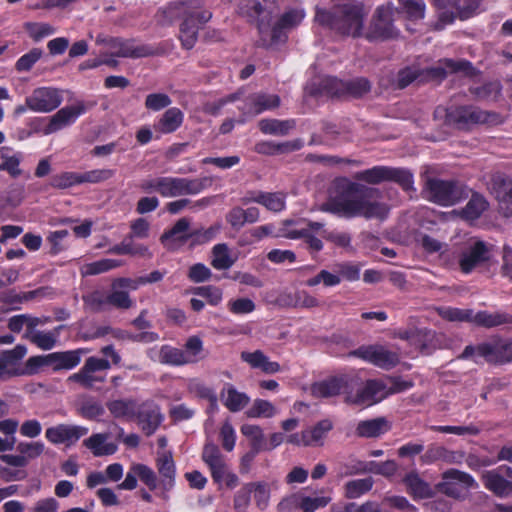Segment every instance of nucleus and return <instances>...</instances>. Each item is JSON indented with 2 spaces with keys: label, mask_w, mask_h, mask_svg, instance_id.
<instances>
[{
  "label": "nucleus",
  "mask_w": 512,
  "mask_h": 512,
  "mask_svg": "<svg viewBox=\"0 0 512 512\" xmlns=\"http://www.w3.org/2000/svg\"><path fill=\"white\" fill-rule=\"evenodd\" d=\"M335 186L339 194L330 196L322 204L321 211L345 218L363 217L381 221L387 218L390 208L378 201L381 197L379 189L347 179L337 181Z\"/></svg>",
  "instance_id": "f257e3e1"
},
{
  "label": "nucleus",
  "mask_w": 512,
  "mask_h": 512,
  "mask_svg": "<svg viewBox=\"0 0 512 512\" xmlns=\"http://www.w3.org/2000/svg\"><path fill=\"white\" fill-rule=\"evenodd\" d=\"M273 4L269 1L261 3L257 0H243L239 11L250 21L255 22L258 28V45L271 48L282 44L287 39V31L298 26L305 17L303 9H290L286 11L271 27Z\"/></svg>",
  "instance_id": "f03ea898"
},
{
  "label": "nucleus",
  "mask_w": 512,
  "mask_h": 512,
  "mask_svg": "<svg viewBox=\"0 0 512 512\" xmlns=\"http://www.w3.org/2000/svg\"><path fill=\"white\" fill-rule=\"evenodd\" d=\"M211 17L212 13L204 8L202 0L171 2L159 9L156 14L157 21L161 25H170L182 19L179 39L187 50L195 46L200 26L207 23Z\"/></svg>",
  "instance_id": "7ed1b4c3"
},
{
  "label": "nucleus",
  "mask_w": 512,
  "mask_h": 512,
  "mask_svg": "<svg viewBox=\"0 0 512 512\" xmlns=\"http://www.w3.org/2000/svg\"><path fill=\"white\" fill-rule=\"evenodd\" d=\"M368 11L360 2L344 3L330 10L316 8L315 21L330 30L351 37H359Z\"/></svg>",
  "instance_id": "20e7f679"
},
{
  "label": "nucleus",
  "mask_w": 512,
  "mask_h": 512,
  "mask_svg": "<svg viewBox=\"0 0 512 512\" xmlns=\"http://www.w3.org/2000/svg\"><path fill=\"white\" fill-rule=\"evenodd\" d=\"M213 177L183 178L173 176L148 177L139 183L145 193L157 192L163 198H176L186 195H197L211 187Z\"/></svg>",
  "instance_id": "39448f33"
},
{
  "label": "nucleus",
  "mask_w": 512,
  "mask_h": 512,
  "mask_svg": "<svg viewBox=\"0 0 512 512\" xmlns=\"http://www.w3.org/2000/svg\"><path fill=\"white\" fill-rule=\"evenodd\" d=\"M203 341L198 336H190L183 349L170 345H162L159 350L150 348L147 351L148 357L164 365L184 366L194 364L204 358Z\"/></svg>",
  "instance_id": "423d86ee"
},
{
  "label": "nucleus",
  "mask_w": 512,
  "mask_h": 512,
  "mask_svg": "<svg viewBox=\"0 0 512 512\" xmlns=\"http://www.w3.org/2000/svg\"><path fill=\"white\" fill-rule=\"evenodd\" d=\"M426 198L442 206H452L468 196L466 188L455 181L430 178L424 187Z\"/></svg>",
  "instance_id": "0eeeda50"
},
{
  "label": "nucleus",
  "mask_w": 512,
  "mask_h": 512,
  "mask_svg": "<svg viewBox=\"0 0 512 512\" xmlns=\"http://www.w3.org/2000/svg\"><path fill=\"white\" fill-rule=\"evenodd\" d=\"M439 10L436 29L441 30L451 24L457 16L469 18L479 7L480 0H433Z\"/></svg>",
  "instance_id": "6e6552de"
},
{
  "label": "nucleus",
  "mask_w": 512,
  "mask_h": 512,
  "mask_svg": "<svg viewBox=\"0 0 512 512\" xmlns=\"http://www.w3.org/2000/svg\"><path fill=\"white\" fill-rule=\"evenodd\" d=\"M359 379L352 375H339L326 378L311 385V394L316 398H329L348 394L358 386Z\"/></svg>",
  "instance_id": "1a4fd4ad"
},
{
  "label": "nucleus",
  "mask_w": 512,
  "mask_h": 512,
  "mask_svg": "<svg viewBox=\"0 0 512 512\" xmlns=\"http://www.w3.org/2000/svg\"><path fill=\"white\" fill-rule=\"evenodd\" d=\"M62 102L63 90L52 86L35 88L25 98L28 109L35 113H50L57 109Z\"/></svg>",
  "instance_id": "9d476101"
},
{
  "label": "nucleus",
  "mask_w": 512,
  "mask_h": 512,
  "mask_svg": "<svg viewBox=\"0 0 512 512\" xmlns=\"http://www.w3.org/2000/svg\"><path fill=\"white\" fill-rule=\"evenodd\" d=\"M393 7L391 4L378 7L372 18L366 38L373 40H386L398 35L393 25Z\"/></svg>",
  "instance_id": "9b49d317"
},
{
  "label": "nucleus",
  "mask_w": 512,
  "mask_h": 512,
  "mask_svg": "<svg viewBox=\"0 0 512 512\" xmlns=\"http://www.w3.org/2000/svg\"><path fill=\"white\" fill-rule=\"evenodd\" d=\"M490 257V247L484 241L470 240L459 255L460 270L464 274H469L477 267L488 262Z\"/></svg>",
  "instance_id": "f8f14e48"
},
{
  "label": "nucleus",
  "mask_w": 512,
  "mask_h": 512,
  "mask_svg": "<svg viewBox=\"0 0 512 512\" xmlns=\"http://www.w3.org/2000/svg\"><path fill=\"white\" fill-rule=\"evenodd\" d=\"M474 478L463 471L449 469L442 474V481L436 485V489L446 496L459 498L463 492L476 487Z\"/></svg>",
  "instance_id": "ddd939ff"
},
{
  "label": "nucleus",
  "mask_w": 512,
  "mask_h": 512,
  "mask_svg": "<svg viewBox=\"0 0 512 512\" xmlns=\"http://www.w3.org/2000/svg\"><path fill=\"white\" fill-rule=\"evenodd\" d=\"M488 188L497 201L499 212L505 217L512 216V179L504 173L495 172L490 177Z\"/></svg>",
  "instance_id": "4468645a"
},
{
  "label": "nucleus",
  "mask_w": 512,
  "mask_h": 512,
  "mask_svg": "<svg viewBox=\"0 0 512 512\" xmlns=\"http://www.w3.org/2000/svg\"><path fill=\"white\" fill-rule=\"evenodd\" d=\"M445 112V122L458 129L487 121L486 113L473 106L451 107L446 110L438 108L436 113Z\"/></svg>",
  "instance_id": "2eb2a0df"
},
{
  "label": "nucleus",
  "mask_w": 512,
  "mask_h": 512,
  "mask_svg": "<svg viewBox=\"0 0 512 512\" xmlns=\"http://www.w3.org/2000/svg\"><path fill=\"white\" fill-rule=\"evenodd\" d=\"M86 111L87 106L83 101H76L73 105L62 107L55 114L49 117L47 125L42 130L43 134L51 135L71 126Z\"/></svg>",
  "instance_id": "dca6fc26"
},
{
  "label": "nucleus",
  "mask_w": 512,
  "mask_h": 512,
  "mask_svg": "<svg viewBox=\"0 0 512 512\" xmlns=\"http://www.w3.org/2000/svg\"><path fill=\"white\" fill-rule=\"evenodd\" d=\"M351 355L361 358L377 367L389 370L399 363L398 353L388 350L384 346H362L354 350Z\"/></svg>",
  "instance_id": "f3484780"
},
{
  "label": "nucleus",
  "mask_w": 512,
  "mask_h": 512,
  "mask_svg": "<svg viewBox=\"0 0 512 512\" xmlns=\"http://www.w3.org/2000/svg\"><path fill=\"white\" fill-rule=\"evenodd\" d=\"M387 397L386 383L381 380H368L365 385L353 391L345 398V402L359 406H371Z\"/></svg>",
  "instance_id": "a211bd4d"
},
{
  "label": "nucleus",
  "mask_w": 512,
  "mask_h": 512,
  "mask_svg": "<svg viewBox=\"0 0 512 512\" xmlns=\"http://www.w3.org/2000/svg\"><path fill=\"white\" fill-rule=\"evenodd\" d=\"M471 68V64L465 60L442 59L437 66L420 69V83L440 81L448 73L468 72Z\"/></svg>",
  "instance_id": "6ab92c4d"
},
{
  "label": "nucleus",
  "mask_w": 512,
  "mask_h": 512,
  "mask_svg": "<svg viewBox=\"0 0 512 512\" xmlns=\"http://www.w3.org/2000/svg\"><path fill=\"white\" fill-rule=\"evenodd\" d=\"M89 429L80 425L58 424L46 429L45 437L52 444L71 446L81 437L88 434Z\"/></svg>",
  "instance_id": "aec40b11"
},
{
  "label": "nucleus",
  "mask_w": 512,
  "mask_h": 512,
  "mask_svg": "<svg viewBox=\"0 0 512 512\" xmlns=\"http://www.w3.org/2000/svg\"><path fill=\"white\" fill-rule=\"evenodd\" d=\"M280 105V98L276 94L254 93L249 95L240 110L243 114L256 116L264 111L272 110Z\"/></svg>",
  "instance_id": "412c9836"
},
{
  "label": "nucleus",
  "mask_w": 512,
  "mask_h": 512,
  "mask_svg": "<svg viewBox=\"0 0 512 512\" xmlns=\"http://www.w3.org/2000/svg\"><path fill=\"white\" fill-rule=\"evenodd\" d=\"M401 482L406 492L414 500L428 499L434 495V489L420 476L416 469L407 472Z\"/></svg>",
  "instance_id": "4be33fe9"
},
{
  "label": "nucleus",
  "mask_w": 512,
  "mask_h": 512,
  "mask_svg": "<svg viewBox=\"0 0 512 512\" xmlns=\"http://www.w3.org/2000/svg\"><path fill=\"white\" fill-rule=\"evenodd\" d=\"M110 47L114 49L113 55L124 58H142L155 54V50L148 45H136L133 40L114 38L110 41Z\"/></svg>",
  "instance_id": "5701e85b"
},
{
  "label": "nucleus",
  "mask_w": 512,
  "mask_h": 512,
  "mask_svg": "<svg viewBox=\"0 0 512 512\" xmlns=\"http://www.w3.org/2000/svg\"><path fill=\"white\" fill-rule=\"evenodd\" d=\"M202 459L209 467L215 482H220L224 472L229 468L219 447L213 443L205 444Z\"/></svg>",
  "instance_id": "b1692460"
},
{
  "label": "nucleus",
  "mask_w": 512,
  "mask_h": 512,
  "mask_svg": "<svg viewBox=\"0 0 512 512\" xmlns=\"http://www.w3.org/2000/svg\"><path fill=\"white\" fill-rule=\"evenodd\" d=\"M136 416L142 431L147 436L154 434L163 421V415L160 412V408L154 403L143 404L141 410L137 412Z\"/></svg>",
  "instance_id": "393cba45"
},
{
  "label": "nucleus",
  "mask_w": 512,
  "mask_h": 512,
  "mask_svg": "<svg viewBox=\"0 0 512 512\" xmlns=\"http://www.w3.org/2000/svg\"><path fill=\"white\" fill-rule=\"evenodd\" d=\"M191 238L190 219L183 217L178 219L175 224L167 231H165L160 241L168 248H174V244H184Z\"/></svg>",
  "instance_id": "a878e982"
},
{
  "label": "nucleus",
  "mask_w": 512,
  "mask_h": 512,
  "mask_svg": "<svg viewBox=\"0 0 512 512\" xmlns=\"http://www.w3.org/2000/svg\"><path fill=\"white\" fill-rule=\"evenodd\" d=\"M156 467L160 475L159 487L169 491L175 483V463L170 453H162L156 460Z\"/></svg>",
  "instance_id": "bb28decb"
},
{
  "label": "nucleus",
  "mask_w": 512,
  "mask_h": 512,
  "mask_svg": "<svg viewBox=\"0 0 512 512\" xmlns=\"http://www.w3.org/2000/svg\"><path fill=\"white\" fill-rule=\"evenodd\" d=\"M184 121V113L177 107L167 109L154 123V130L160 134H171L178 130Z\"/></svg>",
  "instance_id": "cd10ccee"
},
{
  "label": "nucleus",
  "mask_w": 512,
  "mask_h": 512,
  "mask_svg": "<svg viewBox=\"0 0 512 512\" xmlns=\"http://www.w3.org/2000/svg\"><path fill=\"white\" fill-rule=\"evenodd\" d=\"M241 360L253 369H260L265 374H275L281 370L278 362L271 361L261 350L243 351Z\"/></svg>",
  "instance_id": "c85d7f7f"
},
{
  "label": "nucleus",
  "mask_w": 512,
  "mask_h": 512,
  "mask_svg": "<svg viewBox=\"0 0 512 512\" xmlns=\"http://www.w3.org/2000/svg\"><path fill=\"white\" fill-rule=\"evenodd\" d=\"M81 349L53 352L48 354L49 366L54 371L71 370L79 365L82 355Z\"/></svg>",
  "instance_id": "c756f323"
},
{
  "label": "nucleus",
  "mask_w": 512,
  "mask_h": 512,
  "mask_svg": "<svg viewBox=\"0 0 512 512\" xmlns=\"http://www.w3.org/2000/svg\"><path fill=\"white\" fill-rule=\"evenodd\" d=\"M473 320L474 325L491 329L502 325H512V314L504 311L483 310L474 313Z\"/></svg>",
  "instance_id": "7c9ffc66"
},
{
  "label": "nucleus",
  "mask_w": 512,
  "mask_h": 512,
  "mask_svg": "<svg viewBox=\"0 0 512 512\" xmlns=\"http://www.w3.org/2000/svg\"><path fill=\"white\" fill-rule=\"evenodd\" d=\"M220 398L223 405L233 413L243 410L250 402L246 393L238 391L231 384H226L221 390Z\"/></svg>",
  "instance_id": "2f4dec72"
},
{
  "label": "nucleus",
  "mask_w": 512,
  "mask_h": 512,
  "mask_svg": "<svg viewBox=\"0 0 512 512\" xmlns=\"http://www.w3.org/2000/svg\"><path fill=\"white\" fill-rule=\"evenodd\" d=\"M27 353L24 345L18 344L11 350H4L0 353V360L7 371L8 376L24 375V370L18 368L20 361Z\"/></svg>",
  "instance_id": "473e14b6"
},
{
  "label": "nucleus",
  "mask_w": 512,
  "mask_h": 512,
  "mask_svg": "<svg viewBox=\"0 0 512 512\" xmlns=\"http://www.w3.org/2000/svg\"><path fill=\"white\" fill-rule=\"evenodd\" d=\"M482 479L484 486L498 497H507L512 493V482L505 479L496 470L486 471Z\"/></svg>",
  "instance_id": "72a5a7b5"
},
{
  "label": "nucleus",
  "mask_w": 512,
  "mask_h": 512,
  "mask_svg": "<svg viewBox=\"0 0 512 512\" xmlns=\"http://www.w3.org/2000/svg\"><path fill=\"white\" fill-rule=\"evenodd\" d=\"M108 435L96 433L83 441V445L88 448L95 457L112 455L117 451V445L107 442Z\"/></svg>",
  "instance_id": "f704fd0d"
},
{
  "label": "nucleus",
  "mask_w": 512,
  "mask_h": 512,
  "mask_svg": "<svg viewBox=\"0 0 512 512\" xmlns=\"http://www.w3.org/2000/svg\"><path fill=\"white\" fill-rule=\"evenodd\" d=\"M0 171H6L11 177L16 178L21 175L20 163L22 154L14 152L10 147H2L0 149Z\"/></svg>",
  "instance_id": "c9c22d12"
},
{
  "label": "nucleus",
  "mask_w": 512,
  "mask_h": 512,
  "mask_svg": "<svg viewBox=\"0 0 512 512\" xmlns=\"http://www.w3.org/2000/svg\"><path fill=\"white\" fill-rule=\"evenodd\" d=\"M388 430L389 426L386 419L379 417L370 420L360 421L356 427V434L359 437L374 438L379 437Z\"/></svg>",
  "instance_id": "e433bc0d"
},
{
  "label": "nucleus",
  "mask_w": 512,
  "mask_h": 512,
  "mask_svg": "<svg viewBox=\"0 0 512 512\" xmlns=\"http://www.w3.org/2000/svg\"><path fill=\"white\" fill-rule=\"evenodd\" d=\"M106 406L114 418L133 419L137 414V403L133 399L111 400Z\"/></svg>",
  "instance_id": "4c0bfd02"
},
{
  "label": "nucleus",
  "mask_w": 512,
  "mask_h": 512,
  "mask_svg": "<svg viewBox=\"0 0 512 512\" xmlns=\"http://www.w3.org/2000/svg\"><path fill=\"white\" fill-rule=\"evenodd\" d=\"M76 412L88 420H96L105 413L102 403L91 396L80 398L76 404Z\"/></svg>",
  "instance_id": "58836bf2"
},
{
  "label": "nucleus",
  "mask_w": 512,
  "mask_h": 512,
  "mask_svg": "<svg viewBox=\"0 0 512 512\" xmlns=\"http://www.w3.org/2000/svg\"><path fill=\"white\" fill-rule=\"evenodd\" d=\"M211 265L216 270H228L237 260V257L232 255L229 247L225 243L216 244L212 248Z\"/></svg>",
  "instance_id": "ea45409f"
},
{
  "label": "nucleus",
  "mask_w": 512,
  "mask_h": 512,
  "mask_svg": "<svg viewBox=\"0 0 512 512\" xmlns=\"http://www.w3.org/2000/svg\"><path fill=\"white\" fill-rule=\"evenodd\" d=\"M258 126L260 131L264 134L285 136L295 128L296 123L292 119H262L259 121Z\"/></svg>",
  "instance_id": "a19ab883"
},
{
  "label": "nucleus",
  "mask_w": 512,
  "mask_h": 512,
  "mask_svg": "<svg viewBox=\"0 0 512 512\" xmlns=\"http://www.w3.org/2000/svg\"><path fill=\"white\" fill-rule=\"evenodd\" d=\"M489 207L486 198L480 193H473L466 206L461 210L463 219L473 221L478 219Z\"/></svg>",
  "instance_id": "79ce46f5"
},
{
  "label": "nucleus",
  "mask_w": 512,
  "mask_h": 512,
  "mask_svg": "<svg viewBox=\"0 0 512 512\" xmlns=\"http://www.w3.org/2000/svg\"><path fill=\"white\" fill-rule=\"evenodd\" d=\"M241 433L250 441L251 449L255 451H266L267 443L263 430L258 425L244 424L241 426Z\"/></svg>",
  "instance_id": "37998d69"
},
{
  "label": "nucleus",
  "mask_w": 512,
  "mask_h": 512,
  "mask_svg": "<svg viewBox=\"0 0 512 512\" xmlns=\"http://www.w3.org/2000/svg\"><path fill=\"white\" fill-rule=\"evenodd\" d=\"M333 429V423L329 419H323L311 429L304 430V437L308 438L310 446H321L327 433Z\"/></svg>",
  "instance_id": "c03bdc74"
},
{
  "label": "nucleus",
  "mask_w": 512,
  "mask_h": 512,
  "mask_svg": "<svg viewBox=\"0 0 512 512\" xmlns=\"http://www.w3.org/2000/svg\"><path fill=\"white\" fill-rule=\"evenodd\" d=\"M387 181L397 183L407 192L415 191L413 174L406 168L388 167Z\"/></svg>",
  "instance_id": "a18cd8bd"
},
{
  "label": "nucleus",
  "mask_w": 512,
  "mask_h": 512,
  "mask_svg": "<svg viewBox=\"0 0 512 512\" xmlns=\"http://www.w3.org/2000/svg\"><path fill=\"white\" fill-rule=\"evenodd\" d=\"M372 477L348 481L344 486V496L347 499H356L369 492L373 487Z\"/></svg>",
  "instance_id": "49530a36"
},
{
  "label": "nucleus",
  "mask_w": 512,
  "mask_h": 512,
  "mask_svg": "<svg viewBox=\"0 0 512 512\" xmlns=\"http://www.w3.org/2000/svg\"><path fill=\"white\" fill-rule=\"evenodd\" d=\"M438 315L450 322L474 323V311L472 309H460L455 307L437 308Z\"/></svg>",
  "instance_id": "de8ad7c7"
},
{
  "label": "nucleus",
  "mask_w": 512,
  "mask_h": 512,
  "mask_svg": "<svg viewBox=\"0 0 512 512\" xmlns=\"http://www.w3.org/2000/svg\"><path fill=\"white\" fill-rule=\"evenodd\" d=\"M388 166H374L370 169L362 170L354 175L355 180L368 184L376 185L387 182Z\"/></svg>",
  "instance_id": "09e8293b"
},
{
  "label": "nucleus",
  "mask_w": 512,
  "mask_h": 512,
  "mask_svg": "<svg viewBox=\"0 0 512 512\" xmlns=\"http://www.w3.org/2000/svg\"><path fill=\"white\" fill-rule=\"evenodd\" d=\"M122 265L123 261L119 259H101L83 266L81 268V274L82 276L97 275L108 272Z\"/></svg>",
  "instance_id": "8fccbe9b"
},
{
  "label": "nucleus",
  "mask_w": 512,
  "mask_h": 512,
  "mask_svg": "<svg viewBox=\"0 0 512 512\" xmlns=\"http://www.w3.org/2000/svg\"><path fill=\"white\" fill-rule=\"evenodd\" d=\"M331 502L329 496H305L302 494L295 496V505H297L302 512H315L319 508L327 506Z\"/></svg>",
  "instance_id": "3c124183"
},
{
  "label": "nucleus",
  "mask_w": 512,
  "mask_h": 512,
  "mask_svg": "<svg viewBox=\"0 0 512 512\" xmlns=\"http://www.w3.org/2000/svg\"><path fill=\"white\" fill-rule=\"evenodd\" d=\"M478 356L484 358L487 363L494 365L503 364L498 339L484 342L478 345Z\"/></svg>",
  "instance_id": "603ef678"
},
{
  "label": "nucleus",
  "mask_w": 512,
  "mask_h": 512,
  "mask_svg": "<svg viewBox=\"0 0 512 512\" xmlns=\"http://www.w3.org/2000/svg\"><path fill=\"white\" fill-rule=\"evenodd\" d=\"M323 283L325 287H334L341 283L340 275H338L336 268L334 267V272H330L328 270H321L315 276L306 280L305 284L308 287H315Z\"/></svg>",
  "instance_id": "864d4df0"
},
{
  "label": "nucleus",
  "mask_w": 512,
  "mask_h": 512,
  "mask_svg": "<svg viewBox=\"0 0 512 512\" xmlns=\"http://www.w3.org/2000/svg\"><path fill=\"white\" fill-rule=\"evenodd\" d=\"M57 336L58 332L51 331H35L31 335L25 334V338L42 350H51L56 345Z\"/></svg>",
  "instance_id": "5fc2aeb1"
},
{
  "label": "nucleus",
  "mask_w": 512,
  "mask_h": 512,
  "mask_svg": "<svg viewBox=\"0 0 512 512\" xmlns=\"http://www.w3.org/2000/svg\"><path fill=\"white\" fill-rule=\"evenodd\" d=\"M67 380L79 383L85 389H93L96 383L104 382L105 377L96 376L94 372H88L82 367L77 373L70 375Z\"/></svg>",
  "instance_id": "6e6d98bb"
},
{
  "label": "nucleus",
  "mask_w": 512,
  "mask_h": 512,
  "mask_svg": "<svg viewBox=\"0 0 512 512\" xmlns=\"http://www.w3.org/2000/svg\"><path fill=\"white\" fill-rule=\"evenodd\" d=\"M276 414L274 405L263 399H256L253 405L247 410L246 415L249 418H271Z\"/></svg>",
  "instance_id": "4d7b16f0"
},
{
  "label": "nucleus",
  "mask_w": 512,
  "mask_h": 512,
  "mask_svg": "<svg viewBox=\"0 0 512 512\" xmlns=\"http://www.w3.org/2000/svg\"><path fill=\"white\" fill-rule=\"evenodd\" d=\"M261 205L272 212H280L286 206V194L283 192H263Z\"/></svg>",
  "instance_id": "13d9d810"
},
{
  "label": "nucleus",
  "mask_w": 512,
  "mask_h": 512,
  "mask_svg": "<svg viewBox=\"0 0 512 512\" xmlns=\"http://www.w3.org/2000/svg\"><path fill=\"white\" fill-rule=\"evenodd\" d=\"M85 309L91 312H100L108 304V295L106 296L100 290H94L82 296Z\"/></svg>",
  "instance_id": "bf43d9fd"
},
{
  "label": "nucleus",
  "mask_w": 512,
  "mask_h": 512,
  "mask_svg": "<svg viewBox=\"0 0 512 512\" xmlns=\"http://www.w3.org/2000/svg\"><path fill=\"white\" fill-rule=\"evenodd\" d=\"M24 27L30 38L36 42L55 33V28L48 23L27 22Z\"/></svg>",
  "instance_id": "052dcab7"
},
{
  "label": "nucleus",
  "mask_w": 512,
  "mask_h": 512,
  "mask_svg": "<svg viewBox=\"0 0 512 512\" xmlns=\"http://www.w3.org/2000/svg\"><path fill=\"white\" fill-rule=\"evenodd\" d=\"M115 171L112 169L102 168L94 169L86 172L79 173L80 184L90 183L97 184L112 178Z\"/></svg>",
  "instance_id": "680f3d73"
},
{
  "label": "nucleus",
  "mask_w": 512,
  "mask_h": 512,
  "mask_svg": "<svg viewBox=\"0 0 512 512\" xmlns=\"http://www.w3.org/2000/svg\"><path fill=\"white\" fill-rule=\"evenodd\" d=\"M108 304L117 309L127 310L134 305V302L130 298L128 291L120 288H111V293L108 294Z\"/></svg>",
  "instance_id": "e2e57ef3"
},
{
  "label": "nucleus",
  "mask_w": 512,
  "mask_h": 512,
  "mask_svg": "<svg viewBox=\"0 0 512 512\" xmlns=\"http://www.w3.org/2000/svg\"><path fill=\"white\" fill-rule=\"evenodd\" d=\"M371 89L370 82L363 77L346 81L345 95L352 97H361L367 94Z\"/></svg>",
  "instance_id": "0e129e2a"
},
{
  "label": "nucleus",
  "mask_w": 512,
  "mask_h": 512,
  "mask_svg": "<svg viewBox=\"0 0 512 512\" xmlns=\"http://www.w3.org/2000/svg\"><path fill=\"white\" fill-rule=\"evenodd\" d=\"M320 86L322 91L329 96L345 95L346 81L340 80L336 77L323 78Z\"/></svg>",
  "instance_id": "69168bd1"
},
{
  "label": "nucleus",
  "mask_w": 512,
  "mask_h": 512,
  "mask_svg": "<svg viewBox=\"0 0 512 512\" xmlns=\"http://www.w3.org/2000/svg\"><path fill=\"white\" fill-rule=\"evenodd\" d=\"M80 185L79 172H63L51 178V186L57 189H66Z\"/></svg>",
  "instance_id": "338daca9"
},
{
  "label": "nucleus",
  "mask_w": 512,
  "mask_h": 512,
  "mask_svg": "<svg viewBox=\"0 0 512 512\" xmlns=\"http://www.w3.org/2000/svg\"><path fill=\"white\" fill-rule=\"evenodd\" d=\"M43 51L40 48H33L28 53L22 55L15 64L18 72H28L34 64L42 57Z\"/></svg>",
  "instance_id": "774afa93"
}]
</instances>
